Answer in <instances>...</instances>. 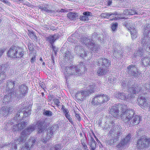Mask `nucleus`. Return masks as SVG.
I'll return each mask as SVG.
<instances>
[{
	"instance_id": "nucleus-1",
	"label": "nucleus",
	"mask_w": 150,
	"mask_h": 150,
	"mask_svg": "<svg viewBox=\"0 0 150 150\" xmlns=\"http://www.w3.org/2000/svg\"><path fill=\"white\" fill-rule=\"evenodd\" d=\"M121 119L125 123L131 126L138 124L142 120V117L135 114L133 110H127L122 113Z\"/></svg>"
},
{
	"instance_id": "nucleus-2",
	"label": "nucleus",
	"mask_w": 150,
	"mask_h": 150,
	"mask_svg": "<svg viewBox=\"0 0 150 150\" xmlns=\"http://www.w3.org/2000/svg\"><path fill=\"white\" fill-rule=\"evenodd\" d=\"M35 126L34 125L29 126L28 127L23 130L21 136L18 139H16L14 143L12 144L11 148L16 150L17 149V145L20 143V142H23L25 141L28 136L33 131L35 128ZM23 143H22L23 144Z\"/></svg>"
},
{
	"instance_id": "nucleus-3",
	"label": "nucleus",
	"mask_w": 150,
	"mask_h": 150,
	"mask_svg": "<svg viewBox=\"0 0 150 150\" xmlns=\"http://www.w3.org/2000/svg\"><path fill=\"white\" fill-rule=\"evenodd\" d=\"M122 134V132L120 127L118 125L113 126L109 131L108 134L112 139L108 140L107 144L110 145H113L118 140L119 137Z\"/></svg>"
},
{
	"instance_id": "nucleus-4",
	"label": "nucleus",
	"mask_w": 150,
	"mask_h": 150,
	"mask_svg": "<svg viewBox=\"0 0 150 150\" xmlns=\"http://www.w3.org/2000/svg\"><path fill=\"white\" fill-rule=\"evenodd\" d=\"M96 87L95 85L93 84L90 85L87 87L86 90H81L78 91L75 95L76 98L80 101H82L85 98L89 96L91 93H93Z\"/></svg>"
},
{
	"instance_id": "nucleus-5",
	"label": "nucleus",
	"mask_w": 150,
	"mask_h": 150,
	"mask_svg": "<svg viewBox=\"0 0 150 150\" xmlns=\"http://www.w3.org/2000/svg\"><path fill=\"white\" fill-rule=\"evenodd\" d=\"M8 56L11 58H23L24 52L21 48L12 46L7 52Z\"/></svg>"
},
{
	"instance_id": "nucleus-6",
	"label": "nucleus",
	"mask_w": 150,
	"mask_h": 150,
	"mask_svg": "<svg viewBox=\"0 0 150 150\" xmlns=\"http://www.w3.org/2000/svg\"><path fill=\"white\" fill-rule=\"evenodd\" d=\"M110 99L107 95L104 94H98L96 95L92 100L91 104L93 105H102L108 101Z\"/></svg>"
},
{
	"instance_id": "nucleus-7",
	"label": "nucleus",
	"mask_w": 150,
	"mask_h": 150,
	"mask_svg": "<svg viewBox=\"0 0 150 150\" xmlns=\"http://www.w3.org/2000/svg\"><path fill=\"white\" fill-rule=\"evenodd\" d=\"M65 70V77L67 80V78L71 76L76 75L79 73H81L80 70L74 65L72 64L67 67Z\"/></svg>"
},
{
	"instance_id": "nucleus-8",
	"label": "nucleus",
	"mask_w": 150,
	"mask_h": 150,
	"mask_svg": "<svg viewBox=\"0 0 150 150\" xmlns=\"http://www.w3.org/2000/svg\"><path fill=\"white\" fill-rule=\"evenodd\" d=\"M150 144V139L143 137L137 140L136 145L139 149H141L149 147Z\"/></svg>"
},
{
	"instance_id": "nucleus-9",
	"label": "nucleus",
	"mask_w": 150,
	"mask_h": 150,
	"mask_svg": "<svg viewBox=\"0 0 150 150\" xmlns=\"http://www.w3.org/2000/svg\"><path fill=\"white\" fill-rule=\"evenodd\" d=\"M57 128V126L56 125H53L48 128L47 130L46 136L42 140V142H46L47 141L52 138L54 132Z\"/></svg>"
},
{
	"instance_id": "nucleus-10",
	"label": "nucleus",
	"mask_w": 150,
	"mask_h": 150,
	"mask_svg": "<svg viewBox=\"0 0 150 150\" xmlns=\"http://www.w3.org/2000/svg\"><path fill=\"white\" fill-rule=\"evenodd\" d=\"M126 71L129 74L134 76H137L140 74V72L138 71L135 65L131 64L129 65L127 67Z\"/></svg>"
},
{
	"instance_id": "nucleus-11",
	"label": "nucleus",
	"mask_w": 150,
	"mask_h": 150,
	"mask_svg": "<svg viewBox=\"0 0 150 150\" xmlns=\"http://www.w3.org/2000/svg\"><path fill=\"white\" fill-rule=\"evenodd\" d=\"M148 98L140 96L138 98L137 103L141 108L144 109L148 107Z\"/></svg>"
},
{
	"instance_id": "nucleus-12",
	"label": "nucleus",
	"mask_w": 150,
	"mask_h": 150,
	"mask_svg": "<svg viewBox=\"0 0 150 150\" xmlns=\"http://www.w3.org/2000/svg\"><path fill=\"white\" fill-rule=\"evenodd\" d=\"M96 64L98 66L107 68L110 65L111 61L106 58H100L97 60Z\"/></svg>"
},
{
	"instance_id": "nucleus-13",
	"label": "nucleus",
	"mask_w": 150,
	"mask_h": 150,
	"mask_svg": "<svg viewBox=\"0 0 150 150\" xmlns=\"http://www.w3.org/2000/svg\"><path fill=\"white\" fill-rule=\"evenodd\" d=\"M115 96L118 99L125 100L126 101H129L133 96L131 94H128L126 96V94L123 92H116L114 94Z\"/></svg>"
},
{
	"instance_id": "nucleus-14",
	"label": "nucleus",
	"mask_w": 150,
	"mask_h": 150,
	"mask_svg": "<svg viewBox=\"0 0 150 150\" xmlns=\"http://www.w3.org/2000/svg\"><path fill=\"white\" fill-rule=\"evenodd\" d=\"M13 110L12 107L8 108L6 106L2 107L0 110V114L6 116L9 114H10Z\"/></svg>"
},
{
	"instance_id": "nucleus-15",
	"label": "nucleus",
	"mask_w": 150,
	"mask_h": 150,
	"mask_svg": "<svg viewBox=\"0 0 150 150\" xmlns=\"http://www.w3.org/2000/svg\"><path fill=\"white\" fill-rule=\"evenodd\" d=\"M46 125L45 121L44 120H40L38 122L37 127L39 133H42L45 130Z\"/></svg>"
},
{
	"instance_id": "nucleus-16",
	"label": "nucleus",
	"mask_w": 150,
	"mask_h": 150,
	"mask_svg": "<svg viewBox=\"0 0 150 150\" xmlns=\"http://www.w3.org/2000/svg\"><path fill=\"white\" fill-rule=\"evenodd\" d=\"M80 41L82 43H84L88 48L91 46V45L93 44V42H92L91 39L84 36L82 37L80 39Z\"/></svg>"
},
{
	"instance_id": "nucleus-17",
	"label": "nucleus",
	"mask_w": 150,
	"mask_h": 150,
	"mask_svg": "<svg viewBox=\"0 0 150 150\" xmlns=\"http://www.w3.org/2000/svg\"><path fill=\"white\" fill-rule=\"evenodd\" d=\"M14 93L12 94L13 98L16 97L17 98H24L25 96V93H21L19 89H18L16 91L15 90H14V88L11 93Z\"/></svg>"
},
{
	"instance_id": "nucleus-18",
	"label": "nucleus",
	"mask_w": 150,
	"mask_h": 150,
	"mask_svg": "<svg viewBox=\"0 0 150 150\" xmlns=\"http://www.w3.org/2000/svg\"><path fill=\"white\" fill-rule=\"evenodd\" d=\"M129 91L131 93L136 94L142 92V88L139 85H136L133 87H130L128 89Z\"/></svg>"
},
{
	"instance_id": "nucleus-19",
	"label": "nucleus",
	"mask_w": 150,
	"mask_h": 150,
	"mask_svg": "<svg viewBox=\"0 0 150 150\" xmlns=\"http://www.w3.org/2000/svg\"><path fill=\"white\" fill-rule=\"evenodd\" d=\"M14 82L11 80H8L7 82L6 91L7 93H11L12 91V89L14 86Z\"/></svg>"
},
{
	"instance_id": "nucleus-20",
	"label": "nucleus",
	"mask_w": 150,
	"mask_h": 150,
	"mask_svg": "<svg viewBox=\"0 0 150 150\" xmlns=\"http://www.w3.org/2000/svg\"><path fill=\"white\" fill-rule=\"evenodd\" d=\"M110 113L114 117L118 118L119 116V113L118 108L115 106H112L110 108Z\"/></svg>"
},
{
	"instance_id": "nucleus-21",
	"label": "nucleus",
	"mask_w": 150,
	"mask_h": 150,
	"mask_svg": "<svg viewBox=\"0 0 150 150\" xmlns=\"http://www.w3.org/2000/svg\"><path fill=\"white\" fill-rule=\"evenodd\" d=\"M36 142V140L35 137H33L30 138L27 143L25 144L26 146L28 147V149H26V150H29L30 148L35 144Z\"/></svg>"
},
{
	"instance_id": "nucleus-22",
	"label": "nucleus",
	"mask_w": 150,
	"mask_h": 150,
	"mask_svg": "<svg viewBox=\"0 0 150 150\" xmlns=\"http://www.w3.org/2000/svg\"><path fill=\"white\" fill-rule=\"evenodd\" d=\"M91 13L86 11L84 12L83 13V16H80V19L81 20L84 21L85 22H87L89 20V17L91 15Z\"/></svg>"
},
{
	"instance_id": "nucleus-23",
	"label": "nucleus",
	"mask_w": 150,
	"mask_h": 150,
	"mask_svg": "<svg viewBox=\"0 0 150 150\" xmlns=\"http://www.w3.org/2000/svg\"><path fill=\"white\" fill-rule=\"evenodd\" d=\"M64 57L66 62L71 61L73 59L72 54L69 51H66L64 54Z\"/></svg>"
},
{
	"instance_id": "nucleus-24",
	"label": "nucleus",
	"mask_w": 150,
	"mask_h": 150,
	"mask_svg": "<svg viewBox=\"0 0 150 150\" xmlns=\"http://www.w3.org/2000/svg\"><path fill=\"white\" fill-rule=\"evenodd\" d=\"M127 26L128 25H127ZM127 27L128 30H130L131 34L132 39H135L137 37V30L135 29V27L133 26L128 27V26H127Z\"/></svg>"
},
{
	"instance_id": "nucleus-25",
	"label": "nucleus",
	"mask_w": 150,
	"mask_h": 150,
	"mask_svg": "<svg viewBox=\"0 0 150 150\" xmlns=\"http://www.w3.org/2000/svg\"><path fill=\"white\" fill-rule=\"evenodd\" d=\"M144 37L142 39V41H141V47L143 48L145 46L146 44V45L148 44H150L149 45H150V43L149 42V40H148V39H150V37H149L147 35H144ZM147 47V46H146Z\"/></svg>"
},
{
	"instance_id": "nucleus-26",
	"label": "nucleus",
	"mask_w": 150,
	"mask_h": 150,
	"mask_svg": "<svg viewBox=\"0 0 150 150\" xmlns=\"http://www.w3.org/2000/svg\"><path fill=\"white\" fill-rule=\"evenodd\" d=\"M5 69L4 66H0V84L4 80L6 77V74L4 70Z\"/></svg>"
},
{
	"instance_id": "nucleus-27",
	"label": "nucleus",
	"mask_w": 150,
	"mask_h": 150,
	"mask_svg": "<svg viewBox=\"0 0 150 150\" xmlns=\"http://www.w3.org/2000/svg\"><path fill=\"white\" fill-rule=\"evenodd\" d=\"M142 64L145 67L150 65V58L149 57H145L141 60Z\"/></svg>"
},
{
	"instance_id": "nucleus-28",
	"label": "nucleus",
	"mask_w": 150,
	"mask_h": 150,
	"mask_svg": "<svg viewBox=\"0 0 150 150\" xmlns=\"http://www.w3.org/2000/svg\"><path fill=\"white\" fill-rule=\"evenodd\" d=\"M144 53V50L143 48H141L140 47L139 48L138 50L135 52L134 53V57H142L143 56Z\"/></svg>"
},
{
	"instance_id": "nucleus-29",
	"label": "nucleus",
	"mask_w": 150,
	"mask_h": 150,
	"mask_svg": "<svg viewBox=\"0 0 150 150\" xmlns=\"http://www.w3.org/2000/svg\"><path fill=\"white\" fill-rule=\"evenodd\" d=\"M7 93L8 95L5 96L3 98V103L5 104L8 103L12 98H13L12 95V94H13V93Z\"/></svg>"
},
{
	"instance_id": "nucleus-30",
	"label": "nucleus",
	"mask_w": 150,
	"mask_h": 150,
	"mask_svg": "<svg viewBox=\"0 0 150 150\" xmlns=\"http://www.w3.org/2000/svg\"><path fill=\"white\" fill-rule=\"evenodd\" d=\"M108 71L107 68H100L97 70V73L98 76H100L106 74Z\"/></svg>"
},
{
	"instance_id": "nucleus-31",
	"label": "nucleus",
	"mask_w": 150,
	"mask_h": 150,
	"mask_svg": "<svg viewBox=\"0 0 150 150\" xmlns=\"http://www.w3.org/2000/svg\"><path fill=\"white\" fill-rule=\"evenodd\" d=\"M144 28V30L143 32L144 35H147L150 37V24H146Z\"/></svg>"
},
{
	"instance_id": "nucleus-32",
	"label": "nucleus",
	"mask_w": 150,
	"mask_h": 150,
	"mask_svg": "<svg viewBox=\"0 0 150 150\" xmlns=\"http://www.w3.org/2000/svg\"><path fill=\"white\" fill-rule=\"evenodd\" d=\"M57 38V36L55 35H50L47 38V40L52 45L53 44Z\"/></svg>"
},
{
	"instance_id": "nucleus-33",
	"label": "nucleus",
	"mask_w": 150,
	"mask_h": 150,
	"mask_svg": "<svg viewBox=\"0 0 150 150\" xmlns=\"http://www.w3.org/2000/svg\"><path fill=\"white\" fill-rule=\"evenodd\" d=\"M47 5L46 4L43 6V5H39L38 8L40 9H41L42 10L45 11L47 13H54V11L52 10H50L47 8Z\"/></svg>"
},
{
	"instance_id": "nucleus-34",
	"label": "nucleus",
	"mask_w": 150,
	"mask_h": 150,
	"mask_svg": "<svg viewBox=\"0 0 150 150\" xmlns=\"http://www.w3.org/2000/svg\"><path fill=\"white\" fill-rule=\"evenodd\" d=\"M122 51L119 50L117 51L116 49H114L113 53V55L116 58H120L122 57Z\"/></svg>"
},
{
	"instance_id": "nucleus-35",
	"label": "nucleus",
	"mask_w": 150,
	"mask_h": 150,
	"mask_svg": "<svg viewBox=\"0 0 150 150\" xmlns=\"http://www.w3.org/2000/svg\"><path fill=\"white\" fill-rule=\"evenodd\" d=\"M19 90H20L21 93H25V96L26 94L28 93V88L27 86L25 85L22 84L19 86Z\"/></svg>"
},
{
	"instance_id": "nucleus-36",
	"label": "nucleus",
	"mask_w": 150,
	"mask_h": 150,
	"mask_svg": "<svg viewBox=\"0 0 150 150\" xmlns=\"http://www.w3.org/2000/svg\"><path fill=\"white\" fill-rule=\"evenodd\" d=\"M78 16V14L76 13L70 12L67 14L68 17L71 20H75Z\"/></svg>"
},
{
	"instance_id": "nucleus-37",
	"label": "nucleus",
	"mask_w": 150,
	"mask_h": 150,
	"mask_svg": "<svg viewBox=\"0 0 150 150\" xmlns=\"http://www.w3.org/2000/svg\"><path fill=\"white\" fill-rule=\"evenodd\" d=\"M91 50L94 52H96V53H98V50L99 49L98 46L97 45L95 44L93 42V44L91 45V46L89 47Z\"/></svg>"
},
{
	"instance_id": "nucleus-38",
	"label": "nucleus",
	"mask_w": 150,
	"mask_h": 150,
	"mask_svg": "<svg viewBox=\"0 0 150 150\" xmlns=\"http://www.w3.org/2000/svg\"><path fill=\"white\" fill-rule=\"evenodd\" d=\"M83 49V47L79 45H76L74 49V52L79 54L81 51Z\"/></svg>"
},
{
	"instance_id": "nucleus-39",
	"label": "nucleus",
	"mask_w": 150,
	"mask_h": 150,
	"mask_svg": "<svg viewBox=\"0 0 150 150\" xmlns=\"http://www.w3.org/2000/svg\"><path fill=\"white\" fill-rule=\"evenodd\" d=\"M115 14L112 13H102L100 14V16L103 18H108L109 17H110V16L112 15H113V17L114 16H115ZM111 18V17H110Z\"/></svg>"
},
{
	"instance_id": "nucleus-40",
	"label": "nucleus",
	"mask_w": 150,
	"mask_h": 150,
	"mask_svg": "<svg viewBox=\"0 0 150 150\" xmlns=\"http://www.w3.org/2000/svg\"><path fill=\"white\" fill-rule=\"evenodd\" d=\"M29 36L30 38L32 40H33L37 42L38 40L36 34L34 32H30L29 34Z\"/></svg>"
},
{
	"instance_id": "nucleus-41",
	"label": "nucleus",
	"mask_w": 150,
	"mask_h": 150,
	"mask_svg": "<svg viewBox=\"0 0 150 150\" xmlns=\"http://www.w3.org/2000/svg\"><path fill=\"white\" fill-rule=\"evenodd\" d=\"M120 106H119V107H120V108L121 110V117L122 113L126 112L127 110H129L131 109H127V105L125 104H120Z\"/></svg>"
},
{
	"instance_id": "nucleus-42",
	"label": "nucleus",
	"mask_w": 150,
	"mask_h": 150,
	"mask_svg": "<svg viewBox=\"0 0 150 150\" xmlns=\"http://www.w3.org/2000/svg\"><path fill=\"white\" fill-rule=\"evenodd\" d=\"M131 84V81H130L127 82L126 80H124L122 83V85L124 87H127V88H129Z\"/></svg>"
},
{
	"instance_id": "nucleus-43",
	"label": "nucleus",
	"mask_w": 150,
	"mask_h": 150,
	"mask_svg": "<svg viewBox=\"0 0 150 150\" xmlns=\"http://www.w3.org/2000/svg\"><path fill=\"white\" fill-rule=\"evenodd\" d=\"M96 142H93L89 143L90 149V150H95L96 146Z\"/></svg>"
},
{
	"instance_id": "nucleus-44",
	"label": "nucleus",
	"mask_w": 150,
	"mask_h": 150,
	"mask_svg": "<svg viewBox=\"0 0 150 150\" xmlns=\"http://www.w3.org/2000/svg\"><path fill=\"white\" fill-rule=\"evenodd\" d=\"M28 124L27 122H25L24 121L21 122V123L18 124L20 130L23 129L26 125Z\"/></svg>"
},
{
	"instance_id": "nucleus-45",
	"label": "nucleus",
	"mask_w": 150,
	"mask_h": 150,
	"mask_svg": "<svg viewBox=\"0 0 150 150\" xmlns=\"http://www.w3.org/2000/svg\"><path fill=\"white\" fill-rule=\"evenodd\" d=\"M22 114V112L21 111V110H19L17 112L15 117H14V120H15L16 121H17V120H20V115L21 114Z\"/></svg>"
},
{
	"instance_id": "nucleus-46",
	"label": "nucleus",
	"mask_w": 150,
	"mask_h": 150,
	"mask_svg": "<svg viewBox=\"0 0 150 150\" xmlns=\"http://www.w3.org/2000/svg\"><path fill=\"white\" fill-rule=\"evenodd\" d=\"M126 142H125L123 139L121 140L120 143L116 146L118 148H121L122 146H124L127 144Z\"/></svg>"
},
{
	"instance_id": "nucleus-47",
	"label": "nucleus",
	"mask_w": 150,
	"mask_h": 150,
	"mask_svg": "<svg viewBox=\"0 0 150 150\" xmlns=\"http://www.w3.org/2000/svg\"><path fill=\"white\" fill-rule=\"evenodd\" d=\"M62 148V146L60 144H56L55 146L52 147L50 150H60Z\"/></svg>"
},
{
	"instance_id": "nucleus-48",
	"label": "nucleus",
	"mask_w": 150,
	"mask_h": 150,
	"mask_svg": "<svg viewBox=\"0 0 150 150\" xmlns=\"http://www.w3.org/2000/svg\"><path fill=\"white\" fill-rule=\"evenodd\" d=\"M86 52L83 49L78 54V55L79 56V57L83 58L86 56Z\"/></svg>"
},
{
	"instance_id": "nucleus-49",
	"label": "nucleus",
	"mask_w": 150,
	"mask_h": 150,
	"mask_svg": "<svg viewBox=\"0 0 150 150\" xmlns=\"http://www.w3.org/2000/svg\"><path fill=\"white\" fill-rule=\"evenodd\" d=\"M43 114L48 117H51L52 115V113L50 110H44Z\"/></svg>"
},
{
	"instance_id": "nucleus-50",
	"label": "nucleus",
	"mask_w": 150,
	"mask_h": 150,
	"mask_svg": "<svg viewBox=\"0 0 150 150\" xmlns=\"http://www.w3.org/2000/svg\"><path fill=\"white\" fill-rule=\"evenodd\" d=\"M130 135L129 134L127 135L125 138L123 139L125 142H126L127 144L130 141Z\"/></svg>"
},
{
	"instance_id": "nucleus-51",
	"label": "nucleus",
	"mask_w": 150,
	"mask_h": 150,
	"mask_svg": "<svg viewBox=\"0 0 150 150\" xmlns=\"http://www.w3.org/2000/svg\"><path fill=\"white\" fill-rule=\"evenodd\" d=\"M130 135L129 134L127 135L125 138L123 139L125 142H126L127 144L130 141Z\"/></svg>"
},
{
	"instance_id": "nucleus-52",
	"label": "nucleus",
	"mask_w": 150,
	"mask_h": 150,
	"mask_svg": "<svg viewBox=\"0 0 150 150\" xmlns=\"http://www.w3.org/2000/svg\"><path fill=\"white\" fill-rule=\"evenodd\" d=\"M118 24L117 23H113L111 26L112 29V31H115L117 28Z\"/></svg>"
},
{
	"instance_id": "nucleus-53",
	"label": "nucleus",
	"mask_w": 150,
	"mask_h": 150,
	"mask_svg": "<svg viewBox=\"0 0 150 150\" xmlns=\"http://www.w3.org/2000/svg\"><path fill=\"white\" fill-rule=\"evenodd\" d=\"M18 124L15 125L13 126V131H17L20 130Z\"/></svg>"
},
{
	"instance_id": "nucleus-54",
	"label": "nucleus",
	"mask_w": 150,
	"mask_h": 150,
	"mask_svg": "<svg viewBox=\"0 0 150 150\" xmlns=\"http://www.w3.org/2000/svg\"><path fill=\"white\" fill-rule=\"evenodd\" d=\"M28 45L29 50L32 51L33 50V44L29 42L28 43Z\"/></svg>"
},
{
	"instance_id": "nucleus-55",
	"label": "nucleus",
	"mask_w": 150,
	"mask_h": 150,
	"mask_svg": "<svg viewBox=\"0 0 150 150\" xmlns=\"http://www.w3.org/2000/svg\"><path fill=\"white\" fill-rule=\"evenodd\" d=\"M53 101L54 102V103L56 105H57V106H59V99H53Z\"/></svg>"
},
{
	"instance_id": "nucleus-56",
	"label": "nucleus",
	"mask_w": 150,
	"mask_h": 150,
	"mask_svg": "<svg viewBox=\"0 0 150 150\" xmlns=\"http://www.w3.org/2000/svg\"><path fill=\"white\" fill-rule=\"evenodd\" d=\"M23 112V117H27L31 113L30 111L27 112V111L24 110Z\"/></svg>"
},
{
	"instance_id": "nucleus-57",
	"label": "nucleus",
	"mask_w": 150,
	"mask_h": 150,
	"mask_svg": "<svg viewBox=\"0 0 150 150\" xmlns=\"http://www.w3.org/2000/svg\"><path fill=\"white\" fill-rule=\"evenodd\" d=\"M144 87L146 90L150 91V83L149 82L148 83H147L145 84Z\"/></svg>"
},
{
	"instance_id": "nucleus-58",
	"label": "nucleus",
	"mask_w": 150,
	"mask_h": 150,
	"mask_svg": "<svg viewBox=\"0 0 150 150\" xmlns=\"http://www.w3.org/2000/svg\"><path fill=\"white\" fill-rule=\"evenodd\" d=\"M129 15H134L136 14H137V12L135 11V10H132L129 9Z\"/></svg>"
},
{
	"instance_id": "nucleus-59",
	"label": "nucleus",
	"mask_w": 150,
	"mask_h": 150,
	"mask_svg": "<svg viewBox=\"0 0 150 150\" xmlns=\"http://www.w3.org/2000/svg\"><path fill=\"white\" fill-rule=\"evenodd\" d=\"M148 40H149V42L150 43V39H148ZM150 44H148L147 45V47L146 48V51L148 52H149L150 53V45H149Z\"/></svg>"
},
{
	"instance_id": "nucleus-60",
	"label": "nucleus",
	"mask_w": 150,
	"mask_h": 150,
	"mask_svg": "<svg viewBox=\"0 0 150 150\" xmlns=\"http://www.w3.org/2000/svg\"><path fill=\"white\" fill-rule=\"evenodd\" d=\"M73 115H75V117H76L77 119L78 120H80L81 119L79 116V114H77L74 112L73 113Z\"/></svg>"
},
{
	"instance_id": "nucleus-61",
	"label": "nucleus",
	"mask_w": 150,
	"mask_h": 150,
	"mask_svg": "<svg viewBox=\"0 0 150 150\" xmlns=\"http://www.w3.org/2000/svg\"><path fill=\"white\" fill-rule=\"evenodd\" d=\"M131 49L130 47H127L125 48L124 51L125 52L128 53L129 52L131 51Z\"/></svg>"
},
{
	"instance_id": "nucleus-62",
	"label": "nucleus",
	"mask_w": 150,
	"mask_h": 150,
	"mask_svg": "<svg viewBox=\"0 0 150 150\" xmlns=\"http://www.w3.org/2000/svg\"><path fill=\"white\" fill-rule=\"evenodd\" d=\"M51 45L52 46V48L53 49L54 53L56 54L57 51L58 49L55 46H54L53 44Z\"/></svg>"
},
{
	"instance_id": "nucleus-63",
	"label": "nucleus",
	"mask_w": 150,
	"mask_h": 150,
	"mask_svg": "<svg viewBox=\"0 0 150 150\" xmlns=\"http://www.w3.org/2000/svg\"><path fill=\"white\" fill-rule=\"evenodd\" d=\"M40 86L45 90V84L43 82H41L40 83Z\"/></svg>"
},
{
	"instance_id": "nucleus-64",
	"label": "nucleus",
	"mask_w": 150,
	"mask_h": 150,
	"mask_svg": "<svg viewBox=\"0 0 150 150\" xmlns=\"http://www.w3.org/2000/svg\"><path fill=\"white\" fill-rule=\"evenodd\" d=\"M86 142V138H83L81 140V142L82 145L85 144V143Z\"/></svg>"
}]
</instances>
